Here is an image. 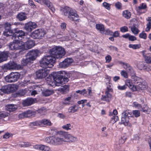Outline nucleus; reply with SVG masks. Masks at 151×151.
Segmentation results:
<instances>
[{
    "mask_svg": "<svg viewBox=\"0 0 151 151\" xmlns=\"http://www.w3.org/2000/svg\"><path fill=\"white\" fill-rule=\"evenodd\" d=\"M50 55L45 56L40 60L41 66L52 67L56 58H61L66 53L65 49L61 47L56 46L50 49L49 52Z\"/></svg>",
    "mask_w": 151,
    "mask_h": 151,
    "instance_id": "nucleus-1",
    "label": "nucleus"
},
{
    "mask_svg": "<svg viewBox=\"0 0 151 151\" xmlns=\"http://www.w3.org/2000/svg\"><path fill=\"white\" fill-rule=\"evenodd\" d=\"M51 76L56 86H62L63 84L66 83L69 81L68 76L64 71L53 72L51 73Z\"/></svg>",
    "mask_w": 151,
    "mask_h": 151,
    "instance_id": "nucleus-2",
    "label": "nucleus"
},
{
    "mask_svg": "<svg viewBox=\"0 0 151 151\" xmlns=\"http://www.w3.org/2000/svg\"><path fill=\"white\" fill-rule=\"evenodd\" d=\"M134 119V117L132 113L129 112V111L125 110L124 111L122 114L121 124L131 127V123H133L132 121Z\"/></svg>",
    "mask_w": 151,
    "mask_h": 151,
    "instance_id": "nucleus-3",
    "label": "nucleus"
},
{
    "mask_svg": "<svg viewBox=\"0 0 151 151\" xmlns=\"http://www.w3.org/2000/svg\"><path fill=\"white\" fill-rule=\"evenodd\" d=\"M27 37V35H26V33L24 31L18 28L14 29V32L12 35V39L25 41Z\"/></svg>",
    "mask_w": 151,
    "mask_h": 151,
    "instance_id": "nucleus-4",
    "label": "nucleus"
},
{
    "mask_svg": "<svg viewBox=\"0 0 151 151\" xmlns=\"http://www.w3.org/2000/svg\"><path fill=\"white\" fill-rule=\"evenodd\" d=\"M132 78L134 80V85L136 89V91L138 90H142L145 88V86L142 84L143 80L139 77L137 76H132Z\"/></svg>",
    "mask_w": 151,
    "mask_h": 151,
    "instance_id": "nucleus-5",
    "label": "nucleus"
},
{
    "mask_svg": "<svg viewBox=\"0 0 151 151\" xmlns=\"http://www.w3.org/2000/svg\"><path fill=\"white\" fill-rule=\"evenodd\" d=\"M46 34V31L44 29H39L31 33L30 36L35 39H41Z\"/></svg>",
    "mask_w": 151,
    "mask_h": 151,
    "instance_id": "nucleus-6",
    "label": "nucleus"
},
{
    "mask_svg": "<svg viewBox=\"0 0 151 151\" xmlns=\"http://www.w3.org/2000/svg\"><path fill=\"white\" fill-rule=\"evenodd\" d=\"M40 66L44 68L43 69L39 70L35 73V76L37 79H42L45 77L49 73L50 70L47 69L48 68H50L51 67H42L40 65Z\"/></svg>",
    "mask_w": 151,
    "mask_h": 151,
    "instance_id": "nucleus-7",
    "label": "nucleus"
},
{
    "mask_svg": "<svg viewBox=\"0 0 151 151\" xmlns=\"http://www.w3.org/2000/svg\"><path fill=\"white\" fill-rule=\"evenodd\" d=\"M12 42H10L8 45L10 50H17L22 49V41L20 40L14 39Z\"/></svg>",
    "mask_w": 151,
    "mask_h": 151,
    "instance_id": "nucleus-8",
    "label": "nucleus"
},
{
    "mask_svg": "<svg viewBox=\"0 0 151 151\" xmlns=\"http://www.w3.org/2000/svg\"><path fill=\"white\" fill-rule=\"evenodd\" d=\"M20 74L18 73L12 72L5 77L6 82L9 83L14 82L17 81L20 78Z\"/></svg>",
    "mask_w": 151,
    "mask_h": 151,
    "instance_id": "nucleus-9",
    "label": "nucleus"
},
{
    "mask_svg": "<svg viewBox=\"0 0 151 151\" xmlns=\"http://www.w3.org/2000/svg\"><path fill=\"white\" fill-rule=\"evenodd\" d=\"M11 26V23L8 22H5L3 24V26L4 30L3 34L4 36L8 37L11 36L12 35L14 32V29H12Z\"/></svg>",
    "mask_w": 151,
    "mask_h": 151,
    "instance_id": "nucleus-10",
    "label": "nucleus"
},
{
    "mask_svg": "<svg viewBox=\"0 0 151 151\" xmlns=\"http://www.w3.org/2000/svg\"><path fill=\"white\" fill-rule=\"evenodd\" d=\"M25 41H26L25 42L22 41V50H23L31 49L35 45V41L30 39L28 37Z\"/></svg>",
    "mask_w": 151,
    "mask_h": 151,
    "instance_id": "nucleus-11",
    "label": "nucleus"
},
{
    "mask_svg": "<svg viewBox=\"0 0 151 151\" xmlns=\"http://www.w3.org/2000/svg\"><path fill=\"white\" fill-rule=\"evenodd\" d=\"M21 68V65L19 64L17 65L16 63L13 61H10L2 66V68L3 69L9 70L20 69Z\"/></svg>",
    "mask_w": 151,
    "mask_h": 151,
    "instance_id": "nucleus-12",
    "label": "nucleus"
},
{
    "mask_svg": "<svg viewBox=\"0 0 151 151\" xmlns=\"http://www.w3.org/2000/svg\"><path fill=\"white\" fill-rule=\"evenodd\" d=\"M68 14L67 17L70 20L72 21H76L78 19V16L76 13L75 10L73 9L70 8L69 10Z\"/></svg>",
    "mask_w": 151,
    "mask_h": 151,
    "instance_id": "nucleus-13",
    "label": "nucleus"
},
{
    "mask_svg": "<svg viewBox=\"0 0 151 151\" xmlns=\"http://www.w3.org/2000/svg\"><path fill=\"white\" fill-rule=\"evenodd\" d=\"M37 25L35 22H29L25 24L24 29L27 31L30 32L34 29L37 28Z\"/></svg>",
    "mask_w": 151,
    "mask_h": 151,
    "instance_id": "nucleus-14",
    "label": "nucleus"
},
{
    "mask_svg": "<svg viewBox=\"0 0 151 151\" xmlns=\"http://www.w3.org/2000/svg\"><path fill=\"white\" fill-rule=\"evenodd\" d=\"M36 112L31 110H28L26 111L19 115V117H34L36 114Z\"/></svg>",
    "mask_w": 151,
    "mask_h": 151,
    "instance_id": "nucleus-15",
    "label": "nucleus"
},
{
    "mask_svg": "<svg viewBox=\"0 0 151 151\" xmlns=\"http://www.w3.org/2000/svg\"><path fill=\"white\" fill-rule=\"evenodd\" d=\"M1 91L4 93L9 94L12 93L15 91L14 86H4L2 87L1 88Z\"/></svg>",
    "mask_w": 151,
    "mask_h": 151,
    "instance_id": "nucleus-16",
    "label": "nucleus"
},
{
    "mask_svg": "<svg viewBox=\"0 0 151 151\" xmlns=\"http://www.w3.org/2000/svg\"><path fill=\"white\" fill-rule=\"evenodd\" d=\"M73 62L72 58H67L59 64L60 68H66L68 67Z\"/></svg>",
    "mask_w": 151,
    "mask_h": 151,
    "instance_id": "nucleus-17",
    "label": "nucleus"
},
{
    "mask_svg": "<svg viewBox=\"0 0 151 151\" xmlns=\"http://www.w3.org/2000/svg\"><path fill=\"white\" fill-rule=\"evenodd\" d=\"M63 137L65 138V142H75L77 140V138L71 134H68L67 133L64 132Z\"/></svg>",
    "mask_w": 151,
    "mask_h": 151,
    "instance_id": "nucleus-18",
    "label": "nucleus"
},
{
    "mask_svg": "<svg viewBox=\"0 0 151 151\" xmlns=\"http://www.w3.org/2000/svg\"><path fill=\"white\" fill-rule=\"evenodd\" d=\"M39 53V51L37 50H30L27 53V56L31 60L33 61L35 59Z\"/></svg>",
    "mask_w": 151,
    "mask_h": 151,
    "instance_id": "nucleus-19",
    "label": "nucleus"
},
{
    "mask_svg": "<svg viewBox=\"0 0 151 151\" xmlns=\"http://www.w3.org/2000/svg\"><path fill=\"white\" fill-rule=\"evenodd\" d=\"M41 3L46 5L52 12H55V9L49 0H42Z\"/></svg>",
    "mask_w": 151,
    "mask_h": 151,
    "instance_id": "nucleus-20",
    "label": "nucleus"
},
{
    "mask_svg": "<svg viewBox=\"0 0 151 151\" xmlns=\"http://www.w3.org/2000/svg\"><path fill=\"white\" fill-rule=\"evenodd\" d=\"M64 132L63 131L60 132V134H61L60 137H55V145L60 143L61 142H65V138L63 137Z\"/></svg>",
    "mask_w": 151,
    "mask_h": 151,
    "instance_id": "nucleus-21",
    "label": "nucleus"
},
{
    "mask_svg": "<svg viewBox=\"0 0 151 151\" xmlns=\"http://www.w3.org/2000/svg\"><path fill=\"white\" fill-rule=\"evenodd\" d=\"M9 55L8 52L3 51L0 52V63L7 60Z\"/></svg>",
    "mask_w": 151,
    "mask_h": 151,
    "instance_id": "nucleus-22",
    "label": "nucleus"
},
{
    "mask_svg": "<svg viewBox=\"0 0 151 151\" xmlns=\"http://www.w3.org/2000/svg\"><path fill=\"white\" fill-rule=\"evenodd\" d=\"M110 91H106L105 93L106 95L102 96L101 99L104 101L109 102L111 98V95L109 93Z\"/></svg>",
    "mask_w": 151,
    "mask_h": 151,
    "instance_id": "nucleus-23",
    "label": "nucleus"
},
{
    "mask_svg": "<svg viewBox=\"0 0 151 151\" xmlns=\"http://www.w3.org/2000/svg\"><path fill=\"white\" fill-rule=\"evenodd\" d=\"M69 86H70L68 85H64L59 88L58 90L61 92H62L63 93H66L68 91Z\"/></svg>",
    "mask_w": 151,
    "mask_h": 151,
    "instance_id": "nucleus-24",
    "label": "nucleus"
},
{
    "mask_svg": "<svg viewBox=\"0 0 151 151\" xmlns=\"http://www.w3.org/2000/svg\"><path fill=\"white\" fill-rule=\"evenodd\" d=\"M26 14L24 12H20L17 16V18L20 21H22L26 19L27 17Z\"/></svg>",
    "mask_w": 151,
    "mask_h": 151,
    "instance_id": "nucleus-25",
    "label": "nucleus"
},
{
    "mask_svg": "<svg viewBox=\"0 0 151 151\" xmlns=\"http://www.w3.org/2000/svg\"><path fill=\"white\" fill-rule=\"evenodd\" d=\"M126 84L125 85H127V86H128L130 89H131L133 91H136V89L135 86L133 85L131 81L129 79H127L126 81Z\"/></svg>",
    "mask_w": 151,
    "mask_h": 151,
    "instance_id": "nucleus-26",
    "label": "nucleus"
},
{
    "mask_svg": "<svg viewBox=\"0 0 151 151\" xmlns=\"http://www.w3.org/2000/svg\"><path fill=\"white\" fill-rule=\"evenodd\" d=\"M126 67H124V68L132 76H135V73L132 67L130 66L129 64H126Z\"/></svg>",
    "mask_w": 151,
    "mask_h": 151,
    "instance_id": "nucleus-27",
    "label": "nucleus"
},
{
    "mask_svg": "<svg viewBox=\"0 0 151 151\" xmlns=\"http://www.w3.org/2000/svg\"><path fill=\"white\" fill-rule=\"evenodd\" d=\"M70 8V7L67 6L62 7L60 8V11L62 12V14L63 15L67 17L68 14V13Z\"/></svg>",
    "mask_w": 151,
    "mask_h": 151,
    "instance_id": "nucleus-28",
    "label": "nucleus"
},
{
    "mask_svg": "<svg viewBox=\"0 0 151 151\" xmlns=\"http://www.w3.org/2000/svg\"><path fill=\"white\" fill-rule=\"evenodd\" d=\"M27 56V58L26 59H23L21 62V63L22 65L25 66L30 65L32 61Z\"/></svg>",
    "mask_w": 151,
    "mask_h": 151,
    "instance_id": "nucleus-29",
    "label": "nucleus"
},
{
    "mask_svg": "<svg viewBox=\"0 0 151 151\" xmlns=\"http://www.w3.org/2000/svg\"><path fill=\"white\" fill-rule=\"evenodd\" d=\"M34 101L33 98H28L23 101V104L24 106H28L32 104Z\"/></svg>",
    "mask_w": 151,
    "mask_h": 151,
    "instance_id": "nucleus-30",
    "label": "nucleus"
},
{
    "mask_svg": "<svg viewBox=\"0 0 151 151\" xmlns=\"http://www.w3.org/2000/svg\"><path fill=\"white\" fill-rule=\"evenodd\" d=\"M17 108L16 105L14 104H9L6 106V110L9 112L13 111H15Z\"/></svg>",
    "mask_w": 151,
    "mask_h": 151,
    "instance_id": "nucleus-31",
    "label": "nucleus"
},
{
    "mask_svg": "<svg viewBox=\"0 0 151 151\" xmlns=\"http://www.w3.org/2000/svg\"><path fill=\"white\" fill-rule=\"evenodd\" d=\"M55 137L50 136L47 137L45 138V142L50 144L55 145Z\"/></svg>",
    "mask_w": 151,
    "mask_h": 151,
    "instance_id": "nucleus-32",
    "label": "nucleus"
},
{
    "mask_svg": "<svg viewBox=\"0 0 151 151\" xmlns=\"http://www.w3.org/2000/svg\"><path fill=\"white\" fill-rule=\"evenodd\" d=\"M78 106L77 105H74L70 107L68 109V112L70 113H74L77 112L78 110V108L77 107Z\"/></svg>",
    "mask_w": 151,
    "mask_h": 151,
    "instance_id": "nucleus-33",
    "label": "nucleus"
},
{
    "mask_svg": "<svg viewBox=\"0 0 151 151\" xmlns=\"http://www.w3.org/2000/svg\"><path fill=\"white\" fill-rule=\"evenodd\" d=\"M41 123V125L42 124L46 126H51L52 123L49 120L45 119H43L41 120H40Z\"/></svg>",
    "mask_w": 151,
    "mask_h": 151,
    "instance_id": "nucleus-34",
    "label": "nucleus"
},
{
    "mask_svg": "<svg viewBox=\"0 0 151 151\" xmlns=\"http://www.w3.org/2000/svg\"><path fill=\"white\" fill-rule=\"evenodd\" d=\"M54 93V91L53 90L47 89L43 92V95L45 96H47L52 94Z\"/></svg>",
    "mask_w": 151,
    "mask_h": 151,
    "instance_id": "nucleus-35",
    "label": "nucleus"
},
{
    "mask_svg": "<svg viewBox=\"0 0 151 151\" xmlns=\"http://www.w3.org/2000/svg\"><path fill=\"white\" fill-rule=\"evenodd\" d=\"M142 55L147 63H151V54H147L145 55L143 54Z\"/></svg>",
    "mask_w": 151,
    "mask_h": 151,
    "instance_id": "nucleus-36",
    "label": "nucleus"
},
{
    "mask_svg": "<svg viewBox=\"0 0 151 151\" xmlns=\"http://www.w3.org/2000/svg\"><path fill=\"white\" fill-rule=\"evenodd\" d=\"M96 28L101 32V33L104 32V25L102 24H97L96 26Z\"/></svg>",
    "mask_w": 151,
    "mask_h": 151,
    "instance_id": "nucleus-37",
    "label": "nucleus"
},
{
    "mask_svg": "<svg viewBox=\"0 0 151 151\" xmlns=\"http://www.w3.org/2000/svg\"><path fill=\"white\" fill-rule=\"evenodd\" d=\"M129 27L130 28L132 32L135 35H137L140 31L137 28L135 25Z\"/></svg>",
    "mask_w": 151,
    "mask_h": 151,
    "instance_id": "nucleus-38",
    "label": "nucleus"
},
{
    "mask_svg": "<svg viewBox=\"0 0 151 151\" xmlns=\"http://www.w3.org/2000/svg\"><path fill=\"white\" fill-rule=\"evenodd\" d=\"M71 97L69 96L65 99L63 103L65 105L72 104L71 103Z\"/></svg>",
    "mask_w": 151,
    "mask_h": 151,
    "instance_id": "nucleus-39",
    "label": "nucleus"
},
{
    "mask_svg": "<svg viewBox=\"0 0 151 151\" xmlns=\"http://www.w3.org/2000/svg\"><path fill=\"white\" fill-rule=\"evenodd\" d=\"M123 17L127 19H129L130 17L131 14L129 11L126 10L123 12Z\"/></svg>",
    "mask_w": 151,
    "mask_h": 151,
    "instance_id": "nucleus-40",
    "label": "nucleus"
},
{
    "mask_svg": "<svg viewBox=\"0 0 151 151\" xmlns=\"http://www.w3.org/2000/svg\"><path fill=\"white\" fill-rule=\"evenodd\" d=\"M19 146L22 147H27L30 146L31 144L28 142H21L19 144Z\"/></svg>",
    "mask_w": 151,
    "mask_h": 151,
    "instance_id": "nucleus-41",
    "label": "nucleus"
},
{
    "mask_svg": "<svg viewBox=\"0 0 151 151\" xmlns=\"http://www.w3.org/2000/svg\"><path fill=\"white\" fill-rule=\"evenodd\" d=\"M76 93L83 95L84 96H86L87 95V91L86 89H84L82 90H78L76 91Z\"/></svg>",
    "mask_w": 151,
    "mask_h": 151,
    "instance_id": "nucleus-42",
    "label": "nucleus"
},
{
    "mask_svg": "<svg viewBox=\"0 0 151 151\" xmlns=\"http://www.w3.org/2000/svg\"><path fill=\"white\" fill-rule=\"evenodd\" d=\"M141 46L140 44H129L128 46L129 48L135 50L139 48Z\"/></svg>",
    "mask_w": 151,
    "mask_h": 151,
    "instance_id": "nucleus-43",
    "label": "nucleus"
},
{
    "mask_svg": "<svg viewBox=\"0 0 151 151\" xmlns=\"http://www.w3.org/2000/svg\"><path fill=\"white\" fill-rule=\"evenodd\" d=\"M44 145L42 144L36 145L33 146V148L35 149L42 151L44 149Z\"/></svg>",
    "mask_w": 151,
    "mask_h": 151,
    "instance_id": "nucleus-44",
    "label": "nucleus"
},
{
    "mask_svg": "<svg viewBox=\"0 0 151 151\" xmlns=\"http://www.w3.org/2000/svg\"><path fill=\"white\" fill-rule=\"evenodd\" d=\"M119 120V117L117 116L113 115L111 117L110 122L114 124Z\"/></svg>",
    "mask_w": 151,
    "mask_h": 151,
    "instance_id": "nucleus-45",
    "label": "nucleus"
},
{
    "mask_svg": "<svg viewBox=\"0 0 151 151\" xmlns=\"http://www.w3.org/2000/svg\"><path fill=\"white\" fill-rule=\"evenodd\" d=\"M137 67L140 70H145V69L146 66L142 62H139L137 64Z\"/></svg>",
    "mask_w": 151,
    "mask_h": 151,
    "instance_id": "nucleus-46",
    "label": "nucleus"
},
{
    "mask_svg": "<svg viewBox=\"0 0 151 151\" xmlns=\"http://www.w3.org/2000/svg\"><path fill=\"white\" fill-rule=\"evenodd\" d=\"M40 121H37L34 122H31L30 125L31 126H38L41 125Z\"/></svg>",
    "mask_w": 151,
    "mask_h": 151,
    "instance_id": "nucleus-47",
    "label": "nucleus"
},
{
    "mask_svg": "<svg viewBox=\"0 0 151 151\" xmlns=\"http://www.w3.org/2000/svg\"><path fill=\"white\" fill-rule=\"evenodd\" d=\"M106 84L107 85V90L106 91H108L110 92L112 91V89L111 88L112 86V84L109 82L106 83Z\"/></svg>",
    "mask_w": 151,
    "mask_h": 151,
    "instance_id": "nucleus-48",
    "label": "nucleus"
},
{
    "mask_svg": "<svg viewBox=\"0 0 151 151\" xmlns=\"http://www.w3.org/2000/svg\"><path fill=\"white\" fill-rule=\"evenodd\" d=\"M71 127V125L69 123V124H65V125H63L62 127V128L64 129H65L67 130H69L71 129V128H70Z\"/></svg>",
    "mask_w": 151,
    "mask_h": 151,
    "instance_id": "nucleus-49",
    "label": "nucleus"
},
{
    "mask_svg": "<svg viewBox=\"0 0 151 151\" xmlns=\"http://www.w3.org/2000/svg\"><path fill=\"white\" fill-rule=\"evenodd\" d=\"M139 37L140 38H143L144 39H146L147 38V34L144 31L140 33Z\"/></svg>",
    "mask_w": 151,
    "mask_h": 151,
    "instance_id": "nucleus-50",
    "label": "nucleus"
},
{
    "mask_svg": "<svg viewBox=\"0 0 151 151\" xmlns=\"http://www.w3.org/2000/svg\"><path fill=\"white\" fill-rule=\"evenodd\" d=\"M147 8V4L145 3H142L138 7L139 10L145 9Z\"/></svg>",
    "mask_w": 151,
    "mask_h": 151,
    "instance_id": "nucleus-51",
    "label": "nucleus"
},
{
    "mask_svg": "<svg viewBox=\"0 0 151 151\" xmlns=\"http://www.w3.org/2000/svg\"><path fill=\"white\" fill-rule=\"evenodd\" d=\"M28 83H29V81L27 80H24L23 81L21 82L20 83L19 85L22 87H24L26 85L28 84Z\"/></svg>",
    "mask_w": 151,
    "mask_h": 151,
    "instance_id": "nucleus-52",
    "label": "nucleus"
},
{
    "mask_svg": "<svg viewBox=\"0 0 151 151\" xmlns=\"http://www.w3.org/2000/svg\"><path fill=\"white\" fill-rule=\"evenodd\" d=\"M133 114L136 117H139L140 116V111L138 110H133Z\"/></svg>",
    "mask_w": 151,
    "mask_h": 151,
    "instance_id": "nucleus-53",
    "label": "nucleus"
},
{
    "mask_svg": "<svg viewBox=\"0 0 151 151\" xmlns=\"http://www.w3.org/2000/svg\"><path fill=\"white\" fill-rule=\"evenodd\" d=\"M103 6L106 9L109 10L110 9L111 4L106 2L103 3Z\"/></svg>",
    "mask_w": 151,
    "mask_h": 151,
    "instance_id": "nucleus-54",
    "label": "nucleus"
},
{
    "mask_svg": "<svg viewBox=\"0 0 151 151\" xmlns=\"http://www.w3.org/2000/svg\"><path fill=\"white\" fill-rule=\"evenodd\" d=\"M103 33H104L105 35H112L113 34V32L112 31L109 29H107L106 30H105L104 29V32Z\"/></svg>",
    "mask_w": 151,
    "mask_h": 151,
    "instance_id": "nucleus-55",
    "label": "nucleus"
},
{
    "mask_svg": "<svg viewBox=\"0 0 151 151\" xmlns=\"http://www.w3.org/2000/svg\"><path fill=\"white\" fill-rule=\"evenodd\" d=\"M120 30L122 32H128V29L127 27L124 26L120 28Z\"/></svg>",
    "mask_w": 151,
    "mask_h": 151,
    "instance_id": "nucleus-56",
    "label": "nucleus"
},
{
    "mask_svg": "<svg viewBox=\"0 0 151 151\" xmlns=\"http://www.w3.org/2000/svg\"><path fill=\"white\" fill-rule=\"evenodd\" d=\"M121 74L122 76L125 78H128V76L127 72L124 70H122L121 72Z\"/></svg>",
    "mask_w": 151,
    "mask_h": 151,
    "instance_id": "nucleus-57",
    "label": "nucleus"
},
{
    "mask_svg": "<svg viewBox=\"0 0 151 151\" xmlns=\"http://www.w3.org/2000/svg\"><path fill=\"white\" fill-rule=\"evenodd\" d=\"M115 6L117 9H120L122 7V4L120 2H117L115 4Z\"/></svg>",
    "mask_w": 151,
    "mask_h": 151,
    "instance_id": "nucleus-58",
    "label": "nucleus"
},
{
    "mask_svg": "<svg viewBox=\"0 0 151 151\" xmlns=\"http://www.w3.org/2000/svg\"><path fill=\"white\" fill-rule=\"evenodd\" d=\"M126 137L124 136L122 137L119 140V143L120 144L124 143L126 141Z\"/></svg>",
    "mask_w": 151,
    "mask_h": 151,
    "instance_id": "nucleus-59",
    "label": "nucleus"
},
{
    "mask_svg": "<svg viewBox=\"0 0 151 151\" xmlns=\"http://www.w3.org/2000/svg\"><path fill=\"white\" fill-rule=\"evenodd\" d=\"M137 40V38L133 35H130L129 38V40L132 41H134Z\"/></svg>",
    "mask_w": 151,
    "mask_h": 151,
    "instance_id": "nucleus-60",
    "label": "nucleus"
},
{
    "mask_svg": "<svg viewBox=\"0 0 151 151\" xmlns=\"http://www.w3.org/2000/svg\"><path fill=\"white\" fill-rule=\"evenodd\" d=\"M29 4L32 6L33 8H35L36 6L34 4V2L32 0H29Z\"/></svg>",
    "mask_w": 151,
    "mask_h": 151,
    "instance_id": "nucleus-61",
    "label": "nucleus"
},
{
    "mask_svg": "<svg viewBox=\"0 0 151 151\" xmlns=\"http://www.w3.org/2000/svg\"><path fill=\"white\" fill-rule=\"evenodd\" d=\"M118 89L120 90H124L127 88V85H124L123 86H118Z\"/></svg>",
    "mask_w": 151,
    "mask_h": 151,
    "instance_id": "nucleus-62",
    "label": "nucleus"
},
{
    "mask_svg": "<svg viewBox=\"0 0 151 151\" xmlns=\"http://www.w3.org/2000/svg\"><path fill=\"white\" fill-rule=\"evenodd\" d=\"M132 93L131 92L127 91L125 93L126 97H128L129 98H132Z\"/></svg>",
    "mask_w": 151,
    "mask_h": 151,
    "instance_id": "nucleus-63",
    "label": "nucleus"
},
{
    "mask_svg": "<svg viewBox=\"0 0 151 151\" xmlns=\"http://www.w3.org/2000/svg\"><path fill=\"white\" fill-rule=\"evenodd\" d=\"M44 149L42 151H50V148L49 147L44 145Z\"/></svg>",
    "mask_w": 151,
    "mask_h": 151,
    "instance_id": "nucleus-64",
    "label": "nucleus"
}]
</instances>
